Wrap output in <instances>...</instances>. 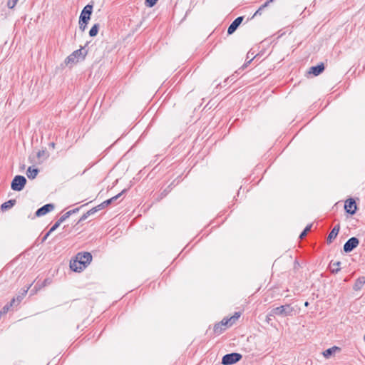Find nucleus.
<instances>
[{
  "instance_id": "nucleus-7",
  "label": "nucleus",
  "mask_w": 365,
  "mask_h": 365,
  "mask_svg": "<svg viewBox=\"0 0 365 365\" xmlns=\"http://www.w3.org/2000/svg\"><path fill=\"white\" fill-rule=\"evenodd\" d=\"M93 4H87L82 10L79 20H81L83 23L88 21L91 19V15L93 11Z\"/></svg>"
},
{
  "instance_id": "nucleus-3",
  "label": "nucleus",
  "mask_w": 365,
  "mask_h": 365,
  "mask_svg": "<svg viewBox=\"0 0 365 365\" xmlns=\"http://www.w3.org/2000/svg\"><path fill=\"white\" fill-rule=\"evenodd\" d=\"M26 183V179L22 175H16L11 183V187L14 191L22 190Z\"/></svg>"
},
{
  "instance_id": "nucleus-12",
  "label": "nucleus",
  "mask_w": 365,
  "mask_h": 365,
  "mask_svg": "<svg viewBox=\"0 0 365 365\" xmlns=\"http://www.w3.org/2000/svg\"><path fill=\"white\" fill-rule=\"evenodd\" d=\"M324 70V65L323 63L318 64L317 66H312L310 68L309 73H312L317 76L322 73Z\"/></svg>"
},
{
  "instance_id": "nucleus-22",
  "label": "nucleus",
  "mask_w": 365,
  "mask_h": 365,
  "mask_svg": "<svg viewBox=\"0 0 365 365\" xmlns=\"http://www.w3.org/2000/svg\"><path fill=\"white\" fill-rule=\"evenodd\" d=\"M95 213L94 209H91L87 212L84 213L80 218L78 222L83 221L87 219V217L91 215H93Z\"/></svg>"
},
{
  "instance_id": "nucleus-28",
  "label": "nucleus",
  "mask_w": 365,
  "mask_h": 365,
  "mask_svg": "<svg viewBox=\"0 0 365 365\" xmlns=\"http://www.w3.org/2000/svg\"><path fill=\"white\" fill-rule=\"evenodd\" d=\"M158 0H145V4L149 7L155 6Z\"/></svg>"
},
{
  "instance_id": "nucleus-37",
  "label": "nucleus",
  "mask_w": 365,
  "mask_h": 365,
  "mask_svg": "<svg viewBox=\"0 0 365 365\" xmlns=\"http://www.w3.org/2000/svg\"><path fill=\"white\" fill-rule=\"evenodd\" d=\"M269 4H270V3H269L268 1H267L264 4H262V5L261 6V9H264V8H266L267 6H269Z\"/></svg>"
},
{
  "instance_id": "nucleus-35",
  "label": "nucleus",
  "mask_w": 365,
  "mask_h": 365,
  "mask_svg": "<svg viewBox=\"0 0 365 365\" xmlns=\"http://www.w3.org/2000/svg\"><path fill=\"white\" fill-rule=\"evenodd\" d=\"M264 9H261V6L255 11V13L253 15V17L257 16V15H261L262 14V11Z\"/></svg>"
},
{
  "instance_id": "nucleus-10",
  "label": "nucleus",
  "mask_w": 365,
  "mask_h": 365,
  "mask_svg": "<svg viewBox=\"0 0 365 365\" xmlns=\"http://www.w3.org/2000/svg\"><path fill=\"white\" fill-rule=\"evenodd\" d=\"M53 209H54L53 204H46L36 210V215L37 217H41V216L45 215L48 212L52 211Z\"/></svg>"
},
{
  "instance_id": "nucleus-23",
  "label": "nucleus",
  "mask_w": 365,
  "mask_h": 365,
  "mask_svg": "<svg viewBox=\"0 0 365 365\" xmlns=\"http://www.w3.org/2000/svg\"><path fill=\"white\" fill-rule=\"evenodd\" d=\"M224 329H225V328H223L220 323L216 324L214 327V331L215 334H221Z\"/></svg>"
},
{
  "instance_id": "nucleus-21",
  "label": "nucleus",
  "mask_w": 365,
  "mask_h": 365,
  "mask_svg": "<svg viewBox=\"0 0 365 365\" xmlns=\"http://www.w3.org/2000/svg\"><path fill=\"white\" fill-rule=\"evenodd\" d=\"M48 157V154L47 153L46 150H39L38 153H37V158L41 160V159H43V160H45Z\"/></svg>"
},
{
  "instance_id": "nucleus-8",
  "label": "nucleus",
  "mask_w": 365,
  "mask_h": 365,
  "mask_svg": "<svg viewBox=\"0 0 365 365\" xmlns=\"http://www.w3.org/2000/svg\"><path fill=\"white\" fill-rule=\"evenodd\" d=\"M344 209L346 212L354 215L356 211V204L354 199L350 198L345 202Z\"/></svg>"
},
{
  "instance_id": "nucleus-27",
  "label": "nucleus",
  "mask_w": 365,
  "mask_h": 365,
  "mask_svg": "<svg viewBox=\"0 0 365 365\" xmlns=\"http://www.w3.org/2000/svg\"><path fill=\"white\" fill-rule=\"evenodd\" d=\"M106 206H108L107 205L104 204V202H103L101 204L98 205V206L93 207V209H94L95 210V213L97 212V211H99L102 209H103L104 207H106Z\"/></svg>"
},
{
  "instance_id": "nucleus-29",
  "label": "nucleus",
  "mask_w": 365,
  "mask_h": 365,
  "mask_svg": "<svg viewBox=\"0 0 365 365\" xmlns=\"http://www.w3.org/2000/svg\"><path fill=\"white\" fill-rule=\"evenodd\" d=\"M18 1L19 0H9L7 3L8 7L10 9H13L16 6Z\"/></svg>"
},
{
  "instance_id": "nucleus-9",
  "label": "nucleus",
  "mask_w": 365,
  "mask_h": 365,
  "mask_svg": "<svg viewBox=\"0 0 365 365\" xmlns=\"http://www.w3.org/2000/svg\"><path fill=\"white\" fill-rule=\"evenodd\" d=\"M243 16H239L236 18L232 24L229 26L227 29V34L229 35L232 34L238 28V26L241 24L243 21Z\"/></svg>"
},
{
  "instance_id": "nucleus-15",
  "label": "nucleus",
  "mask_w": 365,
  "mask_h": 365,
  "mask_svg": "<svg viewBox=\"0 0 365 365\" xmlns=\"http://www.w3.org/2000/svg\"><path fill=\"white\" fill-rule=\"evenodd\" d=\"M364 284H365V277H361L358 278L354 283V290L361 289L362 288V287L364 285Z\"/></svg>"
},
{
  "instance_id": "nucleus-34",
  "label": "nucleus",
  "mask_w": 365,
  "mask_h": 365,
  "mask_svg": "<svg viewBox=\"0 0 365 365\" xmlns=\"http://www.w3.org/2000/svg\"><path fill=\"white\" fill-rule=\"evenodd\" d=\"M10 307H11L10 304L9 305L7 304V305L4 306L2 308V309L0 311V315L6 314L9 311Z\"/></svg>"
},
{
  "instance_id": "nucleus-31",
  "label": "nucleus",
  "mask_w": 365,
  "mask_h": 365,
  "mask_svg": "<svg viewBox=\"0 0 365 365\" xmlns=\"http://www.w3.org/2000/svg\"><path fill=\"white\" fill-rule=\"evenodd\" d=\"M70 217V213L69 212H66L65 214H63L59 219H58V221L62 223L63 222H64L67 218H68Z\"/></svg>"
},
{
  "instance_id": "nucleus-20",
  "label": "nucleus",
  "mask_w": 365,
  "mask_h": 365,
  "mask_svg": "<svg viewBox=\"0 0 365 365\" xmlns=\"http://www.w3.org/2000/svg\"><path fill=\"white\" fill-rule=\"evenodd\" d=\"M336 349H338L336 346H333L331 348L327 349L323 352V355L324 356V357L329 358L335 352Z\"/></svg>"
},
{
  "instance_id": "nucleus-40",
  "label": "nucleus",
  "mask_w": 365,
  "mask_h": 365,
  "mask_svg": "<svg viewBox=\"0 0 365 365\" xmlns=\"http://www.w3.org/2000/svg\"><path fill=\"white\" fill-rule=\"evenodd\" d=\"M55 143L53 142L49 143V147L51 148H55Z\"/></svg>"
},
{
  "instance_id": "nucleus-5",
  "label": "nucleus",
  "mask_w": 365,
  "mask_h": 365,
  "mask_svg": "<svg viewBox=\"0 0 365 365\" xmlns=\"http://www.w3.org/2000/svg\"><path fill=\"white\" fill-rule=\"evenodd\" d=\"M76 258L80 262V265H83L85 268L92 260V255L90 252H79L76 255Z\"/></svg>"
},
{
  "instance_id": "nucleus-4",
  "label": "nucleus",
  "mask_w": 365,
  "mask_h": 365,
  "mask_svg": "<svg viewBox=\"0 0 365 365\" xmlns=\"http://www.w3.org/2000/svg\"><path fill=\"white\" fill-rule=\"evenodd\" d=\"M242 357V355L238 353L227 354L222 357V364L224 365H231L239 361Z\"/></svg>"
},
{
  "instance_id": "nucleus-1",
  "label": "nucleus",
  "mask_w": 365,
  "mask_h": 365,
  "mask_svg": "<svg viewBox=\"0 0 365 365\" xmlns=\"http://www.w3.org/2000/svg\"><path fill=\"white\" fill-rule=\"evenodd\" d=\"M296 314V310L291 304L282 305L272 309L270 312V316L287 317L293 316Z\"/></svg>"
},
{
  "instance_id": "nucleus-13",
  "label": "nucleus",
  "mask_w": 365,
  "mask_h": 365,
  "mask_svg": "<svg viewBox=\"0 0 365 365\" xmlns=\"http://www.w3.org/2000/svg\"><path fill=\"white\" fill-rule=\"evenodd\" d=\"M70 268L74 272H81L84 267L83 265H80V262L76 258L75 260L70 262Z\"/></svg>"
},
{
  "instance_id": "nucleus-30",
  "label": "nucleus",
  "mask_w": 365,
  "mask_h": 365,
  "mask_svg": "<svg viewBox=\"0 0 365 365\" xmlns=\"http://www.w3.org/2000/svg\"><path fill=\"white\" fill-rule=\"evenodd\" d=\"M88 23V21L83 23V21H81V20H79V29L82 31H84L85 29H86V26H87Z\"/></svg>"
},
{
  "instance_id": "nucleus-2",
  "label": "nucleus",
  "mask_w": 365,
  "mask_h": 365,
  "mask_svg": "<svg viewBox=\"0 0 365 365\" xmlns=\"http://www.w3.org/2000/svg\"><path fill=\"white\" fill-rule=\"evenodd\" d=\"M83 48H81L80 49H78L75 51H73L71 55H69L66 59L65 60V63L66 65H68L70 63L73 64L77 62H78L81 60H83L86 55V51H83Z\"/></svg>"
},
{
  "instance_id": "nucleus-25",
  "label": "nucleus",
  "mask_w": 365,
  "mask_h": 365,
  "mask_svg": "<svg viewBox=\"0 0 365 365\" xmlns=\"http://www.w3.org/2000/svg\"><path fill=\"white\" fill-rule=\"evenodd\" d=\"M220 324L223 327L225 326H231L233 324V322H231V319H223Z\"/></svg>"
},
{
  "instance_id": "nucleus-33",
  "label": "nucleus",
  "mask_w": 365,
  "mask_h": 365,
  "mask_svg": "<svg viewBox=\"0 0 365 365\" xmlns=\"http://www.w3.org/2000/svg\"><path fill=\"white\" fill-rule=\"evenodd\" d=\"M61 223L58 220L55 222V224L51 227V228L49 230V232H52L54 230H56L61 225Z\"/></svg>"
},
{
  "instance_id": "nucleus-43",
  "label": "nucleus",
  "mask_w": 365,
  "mask_h": 365,
  "mask_svg": "<svg viewBox=\"0 0 365 365\" xmlns=\"http://www.w3.org/2000/svg\"><path fill=\"white\" fill-rule=\"evenodd\" d=\"M274 1V0H268V1H269V3H272V2H273Z\"/></svg>"
},
{
  "instance_id": "nucleus-32",
  "label": "nucleus",
  "mask_w": 365,
  "mask_h": 365,
  "mask_svg": "<svg viewBox=\"0 0 365 365\" xmlns=\"http://www.w3.org/2000/svg\"><path fill=\"white\" fill-rule=\"evenodd\" d=\"M240 314L239 312H236L232 317L230 318L231 319V322L233 324L240 318Z\"/></svg>"
},
{
  "instance_id": "nucleus-39",
  "label": "nucleus",
  "mask_w": 365,
  "mask_h": 365,
  "mask_svg": "<svg viewBox=\"0 0 365 365\" xmlns=\"http://www.w3.org/2000/svg\"><path fill=\"white\" fill-rule=\"evenodd\" d=\"M28 289H29V288H27L26 289H24V290H23L22 294H21V295H22L23 297H24V296L26 294V293H27V292H28Z\"/></svg>"
},
{
  "instance_id": "nucleus-36",
  "label": "nucleus",
  "mask_w": 365,
  "mask_h": 365,
  "mask_svg": "<svg viewBox=\"0 0 365 365\" xmlns=\"http://www.w3.org/2000/svg\"><path fill=\"white\" fill-rule=\"evenodd\" d=\"M79 210H80V208L77 207V208H75L73 210H69L67 212H69L70 213V216H71L72 214L78 212L79 211Z\"/></svg>"
},
{
  "instance_id": "nucleus-17",
  "label": "nucleus",
  "mask_w": 365,
  "mask_h": 365,
  "mask_svg": "<svg viewBox=\"0 0 365 365\" xmlns=\"http://www.w3.org/2000/svg\"><path fill=\"white\" fill-rule=\"evenodd\" d=\"M16 202L15 200H10L4 203H3L1 206L2 210H7L11 208Z\"/></svg>"
},
{
  "instance_id": "nucleus-14",
  "label": "nucleus",
  "mask_w": 365,
  "mask_h": 365,
  "mask_svg": "<svg viewBox=\"0 0 365 365\" xmlns=\"http://www.w3.org/2000/svg\"><path fill=\"white\" fill-rule=\"evenodd\" d=\"M38 173V169L29 167L26 175L29 179H34Z\"/></svg>"
},
{
  "instance_id": "nucleus-18",
  "label": "nucleus",
  "mask_w": 365,
  "mask_h": 365,
  "mask_svg": "<svg viewBox=\"0 0 365 365\" xmlns=\"http://www.w3.org/2000/svg\"><path fill=\"white\" fill-rule=\"evenodd\" d=\"M340 262H334L330 263V267L331 269V272L333 273H337L340 270Z\"/></svg>"
},
{
  "instance_id": "nucleus-11",
  "label": "nucleus",
  "mask_w": 365,
  "mask_h": 365,
  "mask_svg": "<svg viewBox=\"0 0 365 365\" xmlns=\"http://www.w3.org/2000/svg\"><path fill=\"white\" fill-rule=\"evenodd\" d=\"M339 230H340L339 224H337L336 225L334 226V227L331 230V231L329 232V234L327 237V242L328 244L331 243L332 240L336 237V236L339 232Z\"/></svg>"
},
{
  "instance_id": "nucleus-41",
  "label": "nucleus",
  "mask_w": 365,
  "mask_h": 365,
  "mask_svg": "<svg viewBox=\"0 0 365 365\" xmlns=\"http://www.w3.org/2000/svg\"><path fill=\"white\" fill-rule=\"evenodd\" d=\"M51 232H49V231L46 234V235L43 237V241L45 240L48 236L51 234Z\"/></svg>"
},
{
  "instance_id": "nucleus-42",
  "label": "nucleus",
  "mask_w": 365,
  "mask_h": 365,
  "mask_svg": "<svg viewBox=\"0 0 365 365\" xmlns=\"http://www.w3.org/2000/svg\"><path fill=\"white\" fill-rule=\"evenodd\" d=\"M304 306H305V307H308V306H309V302H306L304 303Z\"/></svg>"
},
{
  "instance_id": "nucleus-26",
  "label": "nucleus",
  "mask_w": 365,
  "mask_h": 365,
  "mask_svg": "<svg viewBox=\"0 0 365 365\" xmlns=\"http://www.w3.org/2000/svg\"><path fill=\"white\" fill-rule=\"evenodd\" d=\"M24 297L21 294L16 297V298H14L10 303V306H13V304L16 302L18 304L22 300Z\"/></svg>"
},
{
  "instance_id": "nucleus-19",
  "label": "nucleus",
  "mask_w": 365,
  "mask_h": 365,
  "mask_svg": "<svg viewBox=\"0 0 365 365\" xmlns=\"http://www.w3.org/2000/svg\"><path fill=\"white\" fill-rule=\"evenodd\" d=\"M98 30H99V24H94L89 31L90 36H91V37L96 36L98 32Z\"/></svg>"
},
{
  "instance_id": "nucleus-6",
  "label": "nucleus",
  "mask_w": 365,
  "mask_h": 365,
  "mask_svg": "<svg viewBox=\"0 0 365 365\" xmlns=\"http://www.w3.org/2000/svg\"><path fill=\"white\" fill-rule=\"evenodd\" d=\"M359 244V240L356 237L349 239L344 245V251L346 253L351 252Z\"/></svg>"
},
{
  "instance_id": "nucleus-16",
  "label": "nucleus",
  "mask_w": 365,
  "mask_h": 365,
  "mask_svg": "<svg viewBox=\"0 0 365 365\" xmlns=\"http://www.w3.org/2000/svg\"><path fill=\"white\" fill-rule=\"evenodd\" d=\"M126 191H127L126 189L123 190L121 192L118 193V195L113 196V197H111V198H110L108 200H105L104 201V204H106L107 205H109L112 204L113 202L116 201Z\"/></svg>"
},
{
  "instance_id": "nucleus-24",
  "label": "nucleus",
  "mask_w": 365,
  "mask_h": 365,
  "mask_svg": "<svg viewBox=\"0 0 365 365\" xmlns=\"http://www.w3.org/2000/svg\"><path fill=\"white\" fill-rule=\"evenodd\" d=\"M311 227H312V225H307L305 227V229L300 234L299 237L301 239L304 238L307 235L308 232H309V230H311Z\"/></svg>"
},
{
  "instance_id": "nucleus-38",
  "label": "nucleus",
  "mask_w": 365,
  "mask_h": 365,
  "mask_svg": "<svg viewBox=\"0 0 365 365\" xmlns=\"http://www.w3.org/2000/svg\"><path fill=\"white\" fill-rule=\"evenodd\" d=\"M271 317H273L272 316H270V313L267 316V319L266 321L267 322H269V321L271 320Z\"/></svg>"
}]
</instances>
